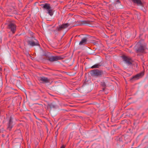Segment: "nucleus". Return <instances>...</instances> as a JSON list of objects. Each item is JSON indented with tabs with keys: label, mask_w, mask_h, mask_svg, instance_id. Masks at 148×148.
Here are the masks:
<instances>
[{
	"label": "nucleus",
	"mask_w": 148,
	"mask_h": 148,
	"mask_svg": "<svg viewBox=\"0 0 148 148\" xmlns=\"http://www.w3.org/2000/svg\"><path fill=\"white\" fill-rule=\"evenodd\" d=\"M117 2L120 3V2L119 0H117Z\"/></svg>",
	"instance_id": "aec40b11"
},
{
	"label": "nucleus",
	"mask_w": 148,
	"mask_h": 148,
	"mask_svg": "<svg viewBox=\"0 0 148 148\" xmlns=\"http://www.w3.org/2000/svg\"><path fill=\"white\" fill-rule=\"evenodd\" d=\"M38 80L40 83L42 84L48 83L50 82V81L47 77H39Z\"/></svg>",
	"instance_id": "423d86ee"
},
{
	"label": "nucleus",
	"mask_w": 148,
	"mask_h": 148,
	"mask_svg": "<svg viewBox=\"0 0 148 148\" xmlns=\"http://www.w3.org/2000/svg\"><path fill=\"white\" fill-rule=\"evenodd\" d=\"M102 65L101 63L96 64L91 67L92 69L98 68Z\"/></svg>",
	"instance_id": "4468645a"
},
{
	"label": "nucleus",
	"mask_w": 148,
	"mask_h": 148,
	"mask_svg": "<svg viewBox=\"0 0 148 148\" xmlns=\"http://www.w3.org/2000/svg\"><path fill=\"white\" fill-rule=\"evenodd\" d=\"M132 1L134 3L137 4L138 5L142 6L143 5L141 0H132Z\"/></svg>",
	"instance_id": "ddd939ff"
},
{
	"label": "nucleus",
	"mask_w": 148,
	"mask_h": 148,
	"mask_svg": "<svg viewBox=\"0 0 148 148\" xmlns=\"http://www.w3.org/2000/svg\"><path fill=\"white\" fill-rule=\"evenodd\" d=\"M2 69L0 67V71H2Z\"/></svg>",
	"instance_id": "6ab92c4d"
},
{
	"label": "nucleus",
	"mask_w": 148,
	"mask_h": 148,
	"mask_svg": "<svg viewBox=\"0 0 148 148\" xmlns=\"http://www.w3.org/2000/svg\"><path fill=\"white\" fill-rule=\"evenodd\" d=\"M143 75L144 73L143 72H141L140 73L137 74L136 75L134 76L133 78L132 79H138L140 77H141L142 76H143Z\"/></svg>",
	"instance_id": "f8f14e48"
},
{
	"label": "nucleus",
	"mask_w": 148,
	"mask_h": 148,
	"mask_svg": "<svg viewBox=\"0 0 148 148\" xmlns=\"http://www.w3.org/2000/svg\"><path fill=\"white\" fill-rule=\"evenodd\" d=\"M146 49V44L144 43H141L140 41L138 42L135 47V51L137 53L138 56L144 53Z\"/></svg>",
	"instance_id": "f257e3e1"
},
{
	"label": "nucleus",
	"mask_w": 148,
	"mask_h": 148,
	"mask_svg": "<svg viewBox=\"0 0 148 148\" xmlns=\"http://www.w3.org/2000/svg\"><path fill=\"white\" fill-rule=\"evenodd\" d=\"M42 8L44 10L47 11V13L50 16H52L53 14V12L49 4L46 3L42 5Z\"/></svg>",
	"instance_id": "7ed1b4c3"
},
{
	"label": "nucleus",
	"mask_w": 148,
	"mask_h": 148,
	"mask_svg": "<svg viewBox=\"0 0 148 148\" xmlns=\"http://www.w3.org/2000/svg\"><path fill=\"white\" fill-rule=\"evenodd\" d=\"M49 106L51 108H55L56 107V105L53 103L49 104Z\"/></svg>",
	"instance_id": "dca6fc26"
},
{
	"label": "nucleus",
	"mask_w": 148,
	"mask_h": 148,
	"mask_svg": "<svg viewBox=\"0 0 148 148\" xmlns=\"http://www.w3.org/2000/svg\"><path fill=\"white\" fill-rule=\"evenodd\" d=\"M69 25H70L68 23L63 24L62 25H59L57 27L56 30L60 32L62 29L67 28Z\"/></svg>",
	"instance_id": "0eeeda50"
},
{
	"label": "nucleus",
	"mask_w": 148,
	"mask_h": 148,
	"mask_svg": "<svg viewBox=\"0 0 148 148\" xmlns=\"http://www.w3.org/2000/svg\"><path fill=\"white\" fill-rule=\"evenodd\" d=\"M88 39L86 37H84L82 38L81 41L79 42V45H84L87 44Z\"/></svg>",
	"instance_id": "9d476101"
},
{
	"label": "nucleus",
	"mask_w": 148,
	"mask_h": 148,
	"mask_svg": "<svg viewBox=\"0 0 148 148\" xmlns=\"http://www.w3.org/2000/svg\"><path fill=\"white\" fill-rule=\"evenodd\" d=\"M31 35L32 37H29V39L27 41L28 45L32 47L39 46L40 45L38 40L33 36V33L31 32Z\"/></svg>",
	"instance_id": "f03ea898"
},
{
	"label": "nucleus",
	"mask_w": 148,
	"mask_h": 148,
	"mask_svg": "<svg viewBox=\"0 0 148 148\" xmlns=\"http://www.w3.org/2000/svg\"><path fill=\"white\" fill-rule=\"evenodd\" d=\"M90 23V21H83L81 22V25L88 24Z\"/></svg>",
	"instance_id": "f3484780"
},
{
	"label": "nucleus",
	"mask_w": 148,
	"mask_h": 148,
	"mask_svg": "<svg viewBox=\"0 0 148 148\" xmlns=\"http://www.w3.org/2000/svg\"><path fill=\"white\" fill-rule=\"evenodd\" d=\"M123 60L125 61L126 63L128 64H131L132 63L131 62V59L125 56H123L122 57Z\"/></svg>",
	"instance_id": "9b49d317"
},
{
	"label": "nucleus",
	"mask_w": 148,
	"mask_h": 148,
	"mask_svg": "<svg viewBox=\"0 0 148 148\" xmlns=\"http://www.w3.org/2000/svg\"><path fill=\"white\" fill-rule=\"evenodd\" d=\"M91 76L93 77H101L103 74V72L101 70L98 69H94L90 71Z\"/></svg>",
	"instance_id": "20e7f679"
},
{
	"label": "nucleus",
	"mask_w": 148,
	"mask_h": 148,
	"mask_svg": "<svg viewBox=\"0 0 148 148\" xmlns=\"http://www.w3.org/2000/svg\"><path fill=\"white\" fill-rule=\"evenodd\" d=\"M64 57L62 56H51L48 57L47 60L51 62L57 61L64 59Z\"/></svg>",
	"instance_id": "39448f33"
},
{
	"label": "nucleus",
	"mask_w": 148,
	"mask_h": 148,
	"mask_svg": "<svg viewBox=\"0 0 148 148\" xmlns=\"http://www.w3.org/2000/svg\"><path fill=\"white\" fill-rule=\"evenodd\" d=\"M65 146L64 145H62L60 147V148H65Z\"/></svg>",
	"instance_id": "a211bd4d"
},
{
	"label": "nucleus",
	"mask_w": 148,
	"mask_h": 148,
	"mask_svg": "<svg viewBox=\"0 0 148 148\" xmlns=\"http://www.w3.org/2000/svg\"><path fill=\"white\" fill-rule=\"evenodd\" d=\"M101 85L103 87V90H104L106 87V84L103 81L101 82Z\"/></svg>",
	"instance_id": "2eb2a0df"
},
{
	"label": "nucleus",
	"mask_w": 148,
	"mask_h": 148,
	"mask_svg": "<svg viewBox=\"0 0 148 148\" xmlns=\"http://www.w3.org/2000/svg\"><path fill=\"white\" fill-rule=\"evenodd\" d=\"M8 28L13 33H14L16 29V25L13 23H10L8 25Z\"/></svg>",
	"instance_id": "6e6552de"
},
{
	"label": "nucleus",
	"mask_w": 148,
	"mask_h": 148,
	"mask_svg": "<svg viewBox=\"0 0 148 148\" xmlns=\"http://www.w3.org/2000/svg\"><path fill=\"white\" fill-rule=\"evenodd\" d=\"M13 122L12 121L11 118L10 117L8 122V123L7 124V130L10 131L12 128L13 127Z\"/></svg>",
	"instance_id": "1a4fd4ad"
}]
</instances>
